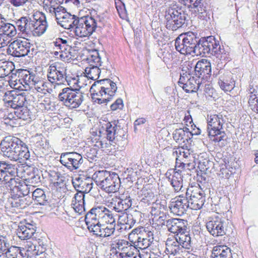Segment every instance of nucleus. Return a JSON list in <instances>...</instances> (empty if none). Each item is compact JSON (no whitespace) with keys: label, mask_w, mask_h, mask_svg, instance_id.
Listing matches in <instances>:
<instances>
[{"label":"nucleus","mask_w":258,"mask_h":258,"mask_svg":"<svg viewBox=\"0 0 258 258\" xmlns=\"http://www.w3.org/2000/svg\"><path fill=\"white\" fill-rule=\"evenodd\" d=\"M209 54L215 56L220 60L221 63L231 60L229 48L220 45L219 42L214 37L210 36L206 39H199L196 48L195 55L204 56Z\"/></svg>","instance_id":"1"},{"label":"nucleus","mask_w":258,"mask_h":258,"mask_svg":"<svg viewBox=\"0 0 258 258\" xmlns=\"http://www.w3.org/2000/svg\"><path fill=\"white\" fill-rule=\"evenodd\" d=\"M94 181L102 190L107 193L116 192L120 185V180L117 174L107 170L96 171L93 175Z\"/></svg>","instance_id":"2"},{"label":"nucleus","mask_w":258,"mask_h":258,"mask_svg":"<svg viewBox=\"0 0 258 258\" xmlns=\"http://www.w3.org/2000/svg\"><path fill=\"white\" fill-rule=\"evenodd\" d=\"M86 61L89 63V67H86L85 70L86 76L93 80L98 79L101 73V70H105L111 72V66L102 67L101 56L96 49L88 50Z\"/></svg>","instance_id":"3"},{"label":"nucleus","mask_w":258,"mask_h":258,"mask_svg":"<svg viewBox=\"0 0 258 258\" xmlns=\"http://www.w3.org/2000/svg\"><path fill=\"white\" fill-rule=\"evenodd\" d=\"M207 121V131L211 140L215 143L225 140L226 136L223 125L226 120L223 115L220 113L208 115Z\"/></svg>","instance_id":"4"},{"label":"nucleus","mask_w":258,"mask_h":258,"mask_svg":"<svg viewBox=\"0 0 258 258\" xmlns=\"http://www.w3.org/2000/svg\"><path fill=\"white\" fill-rule=\"evenodd\" d=\"M199 38L192 32L179 35L175 40V47L177 51L184 55L196 53Z\"/></svg>","instance_id":"5"},{"label":"nucleus","mask_w":258,"mask_h":258,"mask_svg":"<svg viewBox=\"0 0 258 258\" xmlns=\"http://www.w3.org/2000/svg\"><path fill=\"white\" fill-rule=\"evenodd\" d=\"M99 19L92 14L80 17L73 30L75 35L82 38L90 36L97 27Z\"/></svg>","instance_id":"6"},{"label":"nucleus","mask_w":258,"mask_h":258,"mask_svg":"<svg viewBox=\"0 0 258 258\" xmlns=\"http://www.w3.org/2000/svg\"><path fill=\"white\" fill-rule=\"evenodd\" d=\"M62 104L70 109L79 107L84 100V94L80 89L65 88L58 96Z\"/></svg>","instance_id":"7"},{"label":"nucleus","mask_w":258,"mask_h":258,"mask_svg":"<svg viewBox=\"0 0 258 258\" xmlns=\"http://www.w3.org/2000/svg\"><path fill=\"white\" fill-rule=\"evenodd\" d=\"M230 222L221 216L209 217L206 223V228L209 233L214 237L222 236L230 232Z\"/></svg>","instance_id":"8"},{"label":"nucleus","mask_w":258,"mask_h":258,"mask_svg":"<svg viewBox=\"0 0 258 258\" xmlns=\"http://www.w3.org/2000/svg\"><path fill=\"white\" fill-rule=\"evenodd\" d=\"M105 134L110 145H118L123 147L127 143L126 132L115 122H109L105 124Z\"/></svg>","instance_id":"9"},{"label":"nucleus","mask_w":258,"mask_h":258,"mask_svg":"<svg viewBox=\"0 0 258 258\" xmlns=\"http://www.w3.org/2000/svg\"><path fill=\"white\" fill-rule=\"evenodd\" d=\"M87 219L97 220L98 223L102 225L113 224L115 222L112 212L102 206L92 208L87 214Z\"/></svg>","instance_id":"10"},{"label":"nucleus","mask_w":258,"mask_h":258,"mask_svg":"<svg viewBox=\"0 0 258 258\" xmlns=\"http://www.w3.org/2000/svg\"><path fill=\"white\" fill-rule=\"evenodd\" d=\"M165 18L166 28L172 31L180 28L185 23L186 16L182 10L170 8L166 11Z\"/></svg>","instance_id":"11"},{"label":"nucleus","mask_w":258,"mask_h":258,"mask_svg":"<svg viewBox=\"0 0 258 258\" xmlns=\"http://www.w3.org/2000/svg\"><path fill=\"white\" fill-rule=\"evenodd\" d=\"M67 69L58 63L51 64L47 72L48 80L54 86L64 85L67 79Z\"/></svg>","instance_id":"12"},{"label":"nucleus","mask_w":258,"mask_h":258,"mask_svg":"<svg viewBox=\"0 0 258 258\" xmlns=\"http://www.w3.org/2000/svg\"><path fill=\"white\" fill-rule=\"evenodd\" d=\"M186 197L188 200L190 208L198 210L202 208L205 202L204 191L200 186H191L186 188Z\"/></svg>","instance_id":"13"},{"label":"nucleus","mask_w":258,"mask_h":258,"mask_svg":"<svg viewBox=\"0 0 258 258\" xmlns=\"http://www.w3.org/2000/svg\"><path fill=\"white\" fill-rule=\"evenodd\" d=\"M8 51L14 56L31 57L33 54L34 48L32 44L27 40L17 39L12 42L9 46Z\"/></svg>","instance_id":"14"},{"label":"nucleus","mask_w":258,"mask_h":258,"mask_svg":"<svg viewBox=\"0 0 258 258\" xmlns=\"http://www.w3.org/2000/svg\"><path fill=\"white\" fill-rule=\"evenodd\" d=\"M203 78L181 73L178 83L186 92H196L201 89L203 86Z\"/></svg>","instance_id":"15"},{"label":"nucleus","mask_w":258,"mask_h":258,"mask_svg":"<svg viewBox=\"0 0 258 258\" xmlns=\"http://www.w3.org/2000/svg\"><path fill=\"white\" fill-rule=\"evenodd\" d=\"M60 163L71 171L79 169L83 163L82 155L77 152H66L61 154Z\"/></svg>","instance_id":"16"},{"label":"nucleus","mask_w":258,"mask_h":258,"mask_svg":"<svg viewBox=\"0 0 258 258\" xmlns=\"http://www.w3.org/2000/svg\"><path fill=\"white\" fill-rule=\"evenodd\" d=\"M165 176L170 183L175 192L183 191V173L182 171L180 170L175 171L171 169L166 172Z\"/></svg>","instance_id":"17"},{"label":"nucleus","mask_w":258,"mask_h":258,"mask_svg":"<svg viewBox=\"0 0 258 258\" xmlns=\"http://www.w3.org/2000/svg\"><path fill=\"white\" fill-rule=\"evenodd\" d=\"M169 207L173 214L182 216L190 208V206L186 197L180 196L172 199Z\"/></svg>","instance_id":"18"},{"label":"nucleus","mask_w":258,"mask_h":258,"mask_svg":"<svg viewBox=\"0 0 258 258\" xmlns=\"http://www.w3.org/2000/svg\"><path fill=\"white\" fill-rule=\"evenodd\" d=\"M22 141L15 137L8 136L5 137L0 144L1 154L9 158L13 151L17 149L18 145H21Z\"/></svg>","instance_id":"19"},{"label":"nucleus","mask_w":258,"mask_h":258,"mask_svg":"<svg viewBox=\"0 0 258 258\" xmlns=\"http://www.w3.org/2000/svg\"><path fill=\"white\" fill-rule=\"evenodd\" d=\"M58 17L57 22L61 27L66 29H72L74 30V27H76L77 21L80 18L75 15L67 12L64 8L63 11L61 14H57Z\"/></svg>","instance_id":"20"},{"label":"nucleus","mask_w":258,"mask_h":258,"mask_svg":"<svg viewBox=\"0 0 258 258\" xmlns=\"http://www.w3.org/2000/svg\"><path fill=\"white\" fill-rule=\"evenodd\" d=\"M93 178L78 176L72 179V183L77 191L82 193H88L93 185Z\"/></svg>","instance_id":"21"},{"label":"nucleus","mask_w":258,"mask_h":258,"mask_svg":"<svg viewBox=\"0 0 258 258\" xmlns=\"http://www.w3.org/2000/svg\"><path fill=\"white\" fill-rule=\"evenodd\" d=\"M94 87H98L102 92H106L110 99H112L116 92L117 87L115 83L109 79H104L95 82Z\"/></svg>","instance_id":"22"},{"label":"nucleus","mask_w":258,"mask_h":258,"mask_svg":"<svg viewBox=\"0 0 258 258\" xmlns=\"http://www.w3.org/2000/svg\"><path fill=\"white\" fill-rule=\"evenodd\" d=\"M187 221L186 220L172 218L166 220V226L170 232L178 234L187 230Z\"/></svg>","instance_id":"23"},{"label":"nucleus","mask_w":258,"mask_h":258,"mask_svg":"<svg viewBox=\"0 0 258 258\" xmlns=\"http://www.w3.org/2000/svg\"><path fill=\"white\" fill-rule=\"evenodd\" d=\"M16 148L17 149L14 150L9 158L10 160L22 163L29 159L30 152L25 143L22 142L21 145Z\"/></svg>","instance_id":"24"},{"label":"nucleus","mask_w":258,"mask_h":258,"mask_svg":"<svg viewBox=\"0 0 258 258\" xmlns=\"http://www.w3.org/2000/svg\"><path fill=\"white\" fill-rule=\"evenodd\" d=\"M32 17V24L34 27L33 33L37 35L43 34L47 28L45 17L42 14H34Z\"/></svg>","instance_id":"25"},{"label":"nucleus","mask_w":258,"mask_h":258,"mask_svg":"<svg viewBox=\"0 0 258 258\" xmlns=\"http://www.w3.org/2000/svg\"><path fill=\"white\" fill-rule=\"evenodd\" d=\"M18 30L27 35L31 34L34 31L32 18L29 16L22 17L16 21Z\"/></svg>","instance_id":"26"},{"label":"nucleus","mask_w":258,"mask_h":258,"mask_svg":"<svg viewBox=\"0 0 258 258\" xmlns=\"http://www.w3.org/2000/svg\"><path fill=\"white\" fill-rule=\"evenodd\" d=\"M236 253L232 254L230 248L224 245H217L213 247L211 258H234Z\"/></svg>","instance_id":"27"},{"label":"nucleus","mask_w":258,"mask_h":258,"mask_svg":"<svg viewBox=\"0 0 258 258\" xmlns=\"http://www.w3.org/2000/svg\"><path fill=\"white\" fill-rule=\"evenodd\" d=\"M211 72L210 62L206 59L198 61L195 65V74L198 77L203 78L205 75H209Z\"/></svg>","instance_id":"28"},{"label":"nucleus","mask_w":258,"mask_h":258,"mask_svg":"<svg viewBox=\"0 0 258 258\" xmlns=\"http://www.w3.org/2000/svg\"><path fill=\"white\" fill-rule=\"evenodd\" d=\"M36 226L30 223L19 226L17 234L21 239H28L32 237L36 232Z\"/></svg>","instance_id":"29"},{"label":"nucleus","mask_w":258,"mask_h":258,"mask_svg":"<svg viewBox=\"0 0 258 258\" xmlns=\"http://www.w3.org/2000/svg\"><path fill=\"white\" fill-rule=\"evenodd\" d=\"M90 92L92 100L95 103L100 104L107 103L110 100V98L107 97L108 95L106 93V92H102V89L101 90L98 87H94V84L90 88Z\"/></svg>","instance_id":"30"},{"label":"nucleus","mask_w":258,"mask_h":258,"mask_svg":"<svg viewBox=\"0 0 258 258\" xmlns=\"http://www.w3.org/2000/svg\"><path fill=\"white\" fill-rule=\"evenodd\" d=\"M192 133H191L187 127L178 128L175 130L173 133V139L179 144L186 143L190 140L192 137Z\"/></svg>","instance_id":"31"},{"label":"nucleus","mask_w":258,"mask_h":258,"mask_svg":"<svg viewBox=\"0 0 258 258\" xmlns=\"http://www.w3.org/2000/svg\"><path fill=\"white\" fill-rule=\"evenodd\" d=\"M18 80L19 82L22 84L23 86L32 85L34 84V82L36 81L37 79V76L32 73L26 70H22L20 71L18 73Z\"/></svg>","instance_id":"32"},{"label":"nucleus","mask_w":258,"mask_h":258,"mask_svg":"<svg viewBox=\"0 0 258 258\" xmlns=\"http://www.w3.org/2000/svg\"><path fill=\"white\" fill-rule=\"evenodd\" d=\"M84 198V194L78 191L72 200V206L75 211L79 214H82L85 211Z\"/></svg>","instance_id":"33"},{"label":"nucleus","mask_w":258,"mask_h":258,"mask_svg":"<svg viewBox=\"0 0 258 258\" xmlns=\"http://www.w3.org/2000/svg\"><path fill=\"white\" fill-rule=\"evenodd\" d=\"M184 249L179 244L177 240L174 238H168L166 241V251L168 254L173 255H179Z\"/></svg>","instance_id":"34"},{"label":"nucleus","mask_w":258,"mask_h":258,"mask_svg":"<svg viewBox=\"0 0 258 258\" xmlns=\"http://www.w3.org/2000/svg\"><path fill=\"white\" fill-rule=\"evenodd\" d=\"M16 170H14L13 174H10L9 177L6 178L3 182L6 187L9 190L13 191L14 193L15 191H19L20 190V183L18 178H15Z\"/></svg>","instance_id":"35"},{"label":"nucleus","mask_w":258,"mask_h":258,"mask_svg":"<svg viewBox=\"0 0 258 258\" xmlns=\"http://www.w3.org/2000/svg\"><path fill=\"white\" fill-rule=\"evenodd\" d=\"M16 169L15 165L5 161H0V181L3 182L9 175Z\"/></svg>","instance_id":"36"},{"label":"nucleus","mask_w":258,"mask_h":258,"mask_svg":"<svg viewBox=\"0 0 258 258\" xmlns=\"http://www.w3.org/2000/svg\"><path fill=\"white\" fill-rule=\"evenodd\" d=\"M11 194V197L8 200L7 205H10L12 207L23 209L27 205L26 199L24 196H17Z\"/></svg>","instance_id":"37"},{"label":"nucleus","mask_w":258,"mask_h":258,"mask_svg":"<svg viewBox=\"0 0 258 258\" xmlns=\"http://www.w3.org/2000/svg\"><path fill=\"white\" fill-rule=\"evenodd\" d=\"M85 223L87 226V228L90 232H92L93 234L101 237L102 225L98 223L97 220L87 219V214L85 217Z\"/></svg>","instance_id":"38"},{"label":"nucleus","mask_w":258,"mask_h":258,"mask_svg":"<svg viewBox=\"0 0 258 258\" xmlns=\"http://www.w3.org/2000/svg\"><path fill=\"white\" fill-rule=\"evenodd\" d=\"M138 195L140 202L145 205H149L154 203V193L150 190L143 188L138 192Z\"/></svg>","instance_id":"39"},{"label":"nucleus","mask_w":258,"mask_h":258,"mask_svg":"<svg viewBox=\"0 0 258 258\" xmlns=\"http://www.w3.org/2000/svg\"><path fill=\"white\" fill-rule=\"evenodd\" d=\"M176 234L175 238L179 242L183 249H189L191 246V238L187 230Z\"/></svg>","instance_id":"40"},{"label":"nucleus","mask_w":258,"mask_h":258,"mask_svg":"<svg viewBox=\"0 0 258 258\" xmlns=\"http://www.w3.org/2000/svg\"><path fill=\"white\" fill-rule=\"evenodd\" d=\"M137 222V219L134 215L126 213H123L119 216L118 222L123 225H125L124 229L132 228Z\"/></svg>","instance_id":"41"},{"label":"nucleus","mask_w":258,"mask_h":258,"mask_svg":"<svg viewBox=\"0 0 258 258\" xmlns=\"http://www.w3.org/2000/svg\"><path fill=\"white\" fill-rule=\"evenodd\" d=\"M187 5L194 9L195 13L199 14L200 16L206 11L204 0H189Z\"/></svg>","instance_id":"42"},{"label":"nucleus","mask_w":258,"mask_h":258,"mask_svg":"<svg viewBox=\"0 0 258 258\" xmlns=\"http://www.w3.org/2000/svg\"><path fill=\"white\" fill-rule=\"evenodd\" d=\"M33 199L40 205H45L48 202V199L45 191L41 188H37L32 194Z\"/></svg>","instance_id":"43"},{"label":"nucleus","mask_w":258,"mask_h":258,"mask_svg":"<svg viewBox=\"0 0 258 258\" xmlns=\"http://www.w3.org/2000/svg\"><path fill=\"white\" fill-rule=\"evenodd\" d=\"M130 243L128 241L124 239H117L112 243L111 247L116 250V254L118 253L119 254L120 253L125 251V248H127L128 246H130Z\"/></svg>","instance_id":"44"},{"label":"nucleus","mask_w":258,"mask_h":258,"mask_svg":"<svg viewBox=\"0 0 258 258\" xmlns=\"http://www.w3.org/2000/svg\"><path fill=\"white\" fill-rule=\"evenodd\" d=\"M154 237H144L142 235H137V239L136 241L137 246L141 249H146L153 242Z\"/></svg>","instance_id":"45"},{"label":"nucleus","mask_w":258,"mask_h":258,"mask_svg":"<svg viewBox=\"0 0 258 258\" xmlns=\"http://www.w3.org/2000/svg\"><path fill=\"white\" fill-rule=\"evenodd\" d=\"M6 258H27L23 256L21 249L17 246L9 247L5 252Z\"/></svg>","instance_id":"46"},{"label":"nucleus","mask_w":258,"mask_h":258,"mask_svg":"<svg viewBox=\"0 0 258 258\" xmlns=\"http://www.w3.org/2000/svg\"><path fill=\"white\" fill-rule=\"evenodd\" d=\"M50 175L54 180V183L56 187L60 188L66 187L65 177L58 172H52Z\"/></svg>","instance_id":"47"},{"label":"nucleus","mask_w":258,"mask_h":258,"mask_svg":"<svg viewBox=\"0 0 258 258\" xmlns=\"http://www.w3.org/2000/svg\"><path fill=\"white\" fill-rule=\"evenodd\" d=\"M10 38L14 36L17 34L16 27L14 25L5 22L1 30L0 31Z\"/></svg>","instance_id":"48"},{"label":"nucleus","mask_w":258,"mask_h":258,"mask_svg":"<svg viewBox=\"0 0 258 258\" xmlns=\"http://www.w3.org/2000/svg\"><path fill=\"white\" fill-rule=\"evenodd\" d=\"M26 101V98L24 96L21 94H18L17 93L15 98L12 104H10L11 108L14 109H19L23 107L25 102Z\"/></svg>","instance_id":"49"},{"label":"nucleus","mask_w":258,"mask_h":258,"mask_svg":"<svg viewBox=\"0 0 258 258\" xmlns=\"http://www.w3.org/2000/svg\"><path fill=\"white\" fill-rule=\"evenodd\" d=\"M42 174L38 169H34L27 180L32 184H37L41 183Z\"/></svg>","instance_id":"50"},{"label":"nucleus","mask_w":258,"mask_h":258,"mask_svg":"<svg viewBox=\"0 0 258 258\" xmlns=\"http://www.w3.org/2000/svg\"><path fill=\"white\" fill-rule=\"evenodd\" d=\"M108 207H112L113 209L118 213H122L126 210L122 202L119 199H112Z\"/></svg>","instance_id":"51"},{"label":"nucleus","mask_w":258,"mask_h":258,"mask_svg":"<svg viewBox=\"0 0 258 258\" xmlns=\"http://www.w3.org/2000/svg\"><path fill=\"white\" fill-rule=\"evenodd\" d=\"M137 252H139L137 248L134 245L130 243V246H128V247H127V248H125V251L120 253L119 257L132 258Z\"/></svg>","instance_id":"52"},{"label":"nucleus","mask_w":258,"mask_h":258,"mask_svg":"<svg viewBox=\"0 0 258 258\" xmlns=\"http://www.w3.org/2000/svg\"><path fill=\"white\" fill-rule=\"evenodd\" d=\"M70 42L68 38L63 39L61 38H58L55 41L52 42V44L55 46V49L58 50L59 53L62 51V49L69 43Z\"/></svg>","instance_id":"53"},{"label":"nucleus","mask_w":258,"mask_h":258,"mask_svg":"<svg viewBox=\"0 0 258 258\" xmlns=\"http://www.w3.org/2000/svg\"><path fill=\"white\" fill-rule=\"evenodd\" d=\"M115 224L102 225L101 237H107L113 234L115 232Z\"/></svg>","instance_id":"54"},{"label":"nucleus","mask_w":258,"mask_h":258,"mask_svg":"<svg viewBox=\"0 0 258 258\" xmlns=\"http://www.w3.org/2000/svg\"><path fill=\"white\" fill-rule=\"evenodd\" d=\"M220 88L225 91H230L234 87L233 82H229L228 80H225L222 76H221L218 81Z\"/></svg>","instance_id":"55"},{"label":"nucleus","mask_w":258,"mask_h":258,"mask_svg":"<svg viewBox=\"0 0 258 258\" xmlns=\"http://www.w3.org/2000/svg\"><path fill=\"white\" fill-rule=\"evenodd\" d=\"M40 107L45 111H53L55 110V105L53 102H52L49 98L44 99L40 103Z\"/></svg>","instance_id":"56"},{"label":"nucleus","mask_w":258,"mask_h":258,"mask_svg":"<svg viewBox=\"0 0 258 258\" xmlns=\"http://www.w3.org/2000/svg\"><path fill=\"white\" fill-rule=\"evenodd\" d=\"M17 93V91L15 90H11L8 91L5 93L3 101L7 106H10V104L12 103Z\"/></svg>","instance_id":"57"},{"label":"nucleus","mask_w":258,"mask_h":258,"mask_svg":"<svg viewBox=\"0 0 258 258\" xmlns=\"http://www.w3.org/2000/svg\"><path fill=\"white\" fill-rule=\"evenodd\" d=\"M26 252L25 254L28 256H36L42 254L43 252L41 251L39 252V250L36 249V246L33 244H27L26 246Z\"/></svg>","instance_id":"58"},{"label":"nucleus","mask_w":258,"mask_h":258,"mask_svg":"<svg viewBox=\"0 0 258 258\" xmlns=\"http://www.w3.org/2000/svg\"><path fill=\"white\" fill-rule=\"evenodd\" d=\"M195 65L192 61H188L185 62L183 67L181 73L187 74V76L191 75L195 72Z\"/></svg>","instance_id":"59"},{"label":"nucleus","mask_w":258,"mask_h":258,"mask_svg":"<svg viewBox=\"0 0 258 258\" xmlns=\"http://www.w3.org/2000/svg\"><path fill=\"white\" fill-rule=\"evenodd\" d=\"M16 112L18 114L17 116L23 120H27L30 118V112L26 107L19 108Z\"/></svg>","instance_id":"60"},{"label":"nucleus","mask_w":258,"mask_h":258,"mask_svg":"<svg viewBox=\"0 0 258 258\" xmlns=\"http://www.w3.org/2000/svg\"><path fill=\"white\" fill-rule=\"evenodd\" d=\"M9 246V243L7 242L5 237H0V257L3 254H5V252L7 250Z\"/></svg>","instance_id":"61"},{"label":"nucleus","mask_w":258,"mask_h":258,"mask_svg":"<svg viewBox=\"0 0 258 258\" xmlns=\"http://www.w3.org/2000/svg\"><path fill=\"white\" fill-rule=\"evenodd\" d=\"M78 77H72L67 75L66 83H67V85L70 86L69 88L76 89V87L78 86Z\"/></svg>","instance_id":"62"},{"label":"nucleus","mask_w":258,"mask_h":258,"mask_svg":"<svg viewBox=\"0 0 258 258\" xmlns=\"http://www.w3.org/2000/svg\"><path fill=\"white\" fill-rule=\"evenodd\" d=\"M119 199L122 202L126 210L132 206V199L127 193L125 194V197L123 196Z\"/></svg>","instance_id":"63"},{"label":"nucleus","mask_w":258,"mask_h":258,"mask_svg":"<svg viewBox=\"0 0 258 258\" xmlns=\"http://www.w3.org/2000/svg\"><path fill=\"white\" fill-rule=\"evenodd\" d=\"M248 103L251 109L254 112L258 113V97L249 99Z\"/></svg>","instance_id":"64"}]
</instances>
